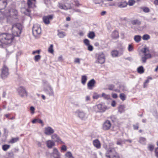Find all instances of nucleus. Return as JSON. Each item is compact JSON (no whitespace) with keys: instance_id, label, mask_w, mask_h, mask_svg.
Wrapping results in <instances>:
<instances>
[{"instance_id":"nucleus-1","label":"nucleus","mask_w":158,"mask_h":158,"mask_svg":"<svg viewBox=\"0 0 158 158\" xmlns=\"http://www.w3.org/2000/svg\"><path fill=\"white\" fill-rule=\"evenodd\" d=\"M13 39V36L10 34L4 33L0 34V42L2 44H10Z\"/></svg>"},{"instance_id":"nucleus-2","label":"nucleus","mask_w":158,"mask_h":158,"mask_svg":"<svg viewBox=\"0 0 158 158\" xmlns=\"http://www.w3.org/2000/svg\"><path fill=\"white\" fill-rule=\"evenodd\" d=\"M22 29V26L20 23H18L13 24L11 29L13 36H19L21 32Z\"/></svg>"},{"instance_id":"nucleus-3","label":"nucleus","mask_w":158,"mask_h":158,"mask_svg":"<svg viewBox=\"0 0 158 158\" xmlns=\"http://www.w3.org/2000/svg\"><path fill=\"white\" fill-rule=\"evenodd\" d=\"M106 156L109 158H119V156L116 152L114 148L110 147L107 149Z\"/></svg>"},{"instance_id":"nucleus-4","label":"nucleus","mask_w":158,"mask_h":158,"mask_svg":"<svg viewBox=\"0 0 158 158\" xmlns=\"http://www.w3.org/2000/svg\"><path fill=\"white\" fill-rule=\"evenodd\" d=\"M32 33L34 36L36 37L41 33V29L40 25L34 24L32 28Z\"/></svg>"},{"instance_id":"nucleus-5","label":"nucleus","mask_w":158,"mask_h":158,"mask_svg":"<svg viewBox=\"0 0 158 158\" xmlns=\"http://www.w3.org/2000/svg\"><path fill=\"white\" fill-rule=\"evenodd\" d=\"M17 91L22 98H25L27 96V93L25 88L23 86H20L17 89Z\"/></svg>"},{"instance_id":"nucleus-6","label":"nucleus","mask_w":158,"mask_h":158,"mask_svg":"<svg viewBox=\"0 0 158 158\" xmlns=\"http://www.w3.org/2000/svg\"><path fill=\"white\" fill-rule=\"evenodd\" d=\"M9 74L8 68L6 66L4 65L2 69L1 77L2 78L4 79L6 78Z\"/></svg>"},{"instance_id":"nucleus-7","label":"nucleus","mask_w":158,"mask_h":158,"mask_svg":"<svg viewBox=\"0 0 158 158\" xmlns=\"http://www.w3.org/2000/svg\"><path fill=\"white\" fill-rule=\"evenodd\" d=\"M105 62V57L104 54L102 52L99 53L97 54V61L96 63L101 64L104 63Z\"/></svg>"},{"instance_id":"nucleus-8","label":"nucleus","mask_w":158,"mask_h":158,"mask_svg":"<svg viewBox=\"0 0 158 158\" xmlns=\"http://www.w3.org/2000/svg\"><path fill=\"white\" fill-rule=\"evenodd\" d=\"M9 15H8L10 16L15 19L17 18V16L18 15V11L16 9L14 8L10 9L9 10Z\"/></svg>"},{"instance_id":"nucleus-9","label":"nucleus","mask_w":158,"mask_h":158,"mask_svg":"<svg viewBox=\"0 0 158 158\" xmlns=\"http://www.w3.org/2000/svg\"><path fill=\"white\" fill-rule=\"evenodd\" d=\"M51 138L54 142H57L60 144H65L61 140L60 138L56 134H55L52 135Z\"/></svg>"},{"instance_id":"nucleus-10","label":"nucleus","mask_w":158,"mask_h":158,"mask_svg":"<svg viewBox=\"0 0 158 158\" xmlns=\"http://www.w3.org/2000/svg\"><path fill=\"white\" fill-rule=\"evenodd\" d=\"M54 132V131L51 127L48 126L44 128V133L48 135H51Z\"/></svg>"},{"instance_id":"nucleus-11","label":"nucleus","mask_w":158,"mask_h":158,"mask_svg":"<svg viewBox=\"0 0 158 158\" xmlns=\"http://www.w3.org/2000/svg\"><path fill=\"white\" fill-rule=\"evenodd\" d=\"M53 17V16L52 15L44 16L43 17V21L45 24H48L50 23V20L52 19Z\"/></svg>"},{"instance_id":"nucleus-12","label":"nucleus","mask_w":158,"mask_h":158,"mask_svg":"<svg viewBox=\"0 0 158 158\" xmlns=\"http://www.w3.org/2000/svg\"><path fill=\"white\" fill-rule=\"evenodd\" d=\"M111 127V123L109 120L106 121L103 124L102 128L105 131L109 130Z\"/></svg>"},{"instance_id":"nucleus-13","label":"nucleus","mask_w":158,"mask_h":158,"mask_svg":"<svg viewBox=\"0 0 158 158\" xmlns=\"http://www.w3.org/2000/svg\"><path fill=\"white\" fill-rule=\"evenodd\" d=\"M97 107L101 112H104L109 108L106 106L104 104H100L97 105Z\"/></svg>"},{"instance_id":"nucleus-14","label":"nucleus","mask_w":158,"mask_h":158,"mask_svg":"<svg viewBox=\"0 0 158 158\" xmlns=\"http://www.w3.org/2000/svg\"><path fill=\"white\" fill-rule=\"evenodd\" d=\"M96 81L94 79H92L89 81L87 83V87L88 89H92L95 86Z\"/></svg>"},{"instance_id":"nucleus-15","label":"nucleus","mask_w":158,"mask_h":158,"mask_svg":"<svg viewBox=\"0 0 158 158\" xmlns=\"http://www.w3.org/2000/svg\"><path fill=\"white\" fill-rule=\"evenodd\" d=\"M127 5V2L126 1H121L117 3V6L118 7L122 8L126 7Z\"/></svg>"},{"instance_id":"nucleus-16","label":"nucleus","mask_w":158,"mask_h":158,"mask_svg":"<svg viewBox=\"0 0 158 158\" xmlns=\"http://www.w3.org/2000/svg\"><path fill=\"white\" fill-rule=\"evenodd\" d=\"M59 7L61 9H64V10L70 9L72 8L70 3H66L64 5L59 4Z\"/></svg>"},{"instance_id":"nucleus-17","label":"nucleus","mask_w":158,"mask_h":158,"mask_svg":"<svg viewBox=\"0 0 158 158\" xmlns=\"http://www.w3.org/2000/svg\"><path fill=\"white\" fill-rule=\"evenodd\" d=\"M75 113L82 119L85 120L87 118L85 113L83 112H81L78 110L75 112Z\"/></svg>"},{"instance_id":"nucleus-18","label":"nucleus","mask_w":158,"mask_h":158,"mask_svg":"<svg viewBox=\"0 0 158 158\" xmlns=\"http://www.w3.org/2000/svg\"><path fill=\"white\" fill-rule=\"evenodd\" d=\"M60 154L56 148H53L52 152L50 154V155L53 157L58 156Z\"/></svg>"},{"instance_id":"nucleus-19","label":"nucleus","mask_w":158,"mask_h":158,"mask_svg":"<svg viewBox=\"0 0 158 158\" xmlns=\"http://www.w3.org/2000/svg\"><path fill=\"white\" fill-rule=\"evenodd\" d=\"M7 4V0H0V10L4 9Z\"/></svg>"},{"instance_id":"nucleus-20","label":"nucleus","mask_w":158,"mask_h":158,"mask_svg":"<svg viewBox=\"0 0 158 158\" xmlns=\"http://www.w3.org/2000/svg\"><path fill=\"white\" fill-rule=\"evenodd\" d=\"M47 147L49 148H51L55 146V142L51 140H48L46 142Z\"/></svg>"},{"instance_id":"nucleus-21","label":"nucleus","mask_w":158,"mask_h":158,"mask_svg":"<svg viewBox=\"0 0 158 158\" xmlns=\"http://www.w3.org/2000/svg\"><path fill=\"white\" fill-rule=\"evenodd\" d=\"M94 146L97 148H99L101 147V144L99 140L98 139L94 140L93 141Z\"/></svg>"},{"instance_id":"nucleus-22","label":"nucleus","mask_w":158,"mask_h":158,"mask_svg":"<svg viewBox=\"0 0 158 158\" xmlns=\"http://www.w3.org/2000/svg\"><path fill=\"white\" fill-rule=\"evenodd\" d=\"M131 23L133 25H139L141 24V22L139 19H135L131 21Z\"/></svg>"},{"instance_id":"nucleus-23","label":"nucleus","mask_w":158,"mask_h":158,"mask_svg":"<svg viewBox=\"0 0 158 158\" xmlns=\"http://www.w3.org/2000/svg\"><path fill=\"white\" fill-rule=\"evenodd\" d=\"M141 51L143 53L144 56H148V55H151L149 53V51L148 48L146 47L144 48Z\"/></svg>"},{"instance_id":"nucleus-24","label":"nucleus","mask_w":158,"mask_h":158,"mask_svg":"<svg viewBox=\"0 0 158 158\" xmlns=\"http://www.w3.org/2000/svg\"><path fill=\"white\" fill-rule=\"evenodd\" d=\"M45 90L46 92H48L50 95H52L53 94L52 89L51 86L49 85L48 86Z\"/></svg>"},{"instance_id":"nucleus-25","label":"nucleus","mask_w":158,"mask_h":158,"mask_svg":"<svg viewBox=\"0 0 158 158\" xmlns=\"http://www.w3.org/2000/svg\"><path fill=\"white\" fill-rule=\"evenodd\" d=\"M151 57V55H148V56H142L141 60L143 63H145L146 61V60Z\"/></svg>"},{"instance_id":"nucleus-26","label":"nucleus","mask_w":158,"mask_h":158,"mask_svg":"<svg viewBox=\"0 0 158 158\" xmlns=\"http://www.w3.org/2000/svg\"><path fill=\"white\" fill-rule=\"evenodd\" d=\"M112 37L113 39H116L119 37L118 32L116 31H114L112 34Z\"/></svg>"},{"instance_id":"nucleus-27","label":"nucleus","mask_w":158,"mask_h":158,"mask_svg":"<svg viewBox=\"0 0 158 158\" xmlns=\"http://www.w3.org/2000/svg\"><path fill=\"white\" fill-rule=\"evenodd\" d=\"M125 106L124 105H121L118 107V112L120 113L124 112L125 110Z\"/></svg>"},{"instance_id":"nucleus-28","label":"nucleus","mask_w":158,"mask_h":158,"mask_svg":"<svg viewBox=\"0 0 158 158\" xmlns=\"http://www.w3.org/2000/svg\"><path fill=\"white\" fill-rule=\"evenodd\" d=\"M141 36L139 35H136L134 37V40L137 43H139L141 40Z\"/></svg>"},{"instance_id":"nucleus-29","label":"nucleus","mask_w":158,"mask_h":158,"mask_svg":"<svg viewBox=\"0 0 158 158\" xmlns=\"http://www.w3.org/2000/svg\"><path fill=\"white\" fill-rule=\"evenodd\" d=\"M95 36V33L93 31H90L88 35V37L91 39H94Z\"/></svg>"},{"instance_id":"nucleus-30","label":"nucleus","mask_w":158,"mask_h":158,"mask_svg":"<svg viewBox=\"0 0 158 158\" xmlns=\"http://www.w3.org/2000/svg\"><path fill=\"white\" fill-rule=\"evenodd\" d=\"M138 72L140 74H142L144 72V69L142 66H140L137 68Z\"/></svg>"},{"instance_id":"nucleus-31","label":"nucleus","mask_w":158,"mask_h":158,"mask_svg":"<svg viewBox=\"0 0 158 158\" xmlns=\"http://www.w3.org/2000/svg\"><path fill=\"white\" fill-rule=\"evenodd\" d=\"M87 79V77L85 75H83L81 77V81L82 83L84 85L86 82V81Z\"/></svg>"},{"instance_id":"nucleus-32","label":"nucleus","mask_w":158,"mask_h":158,"mask_svg":"<svg viewBox=\"0 0 158 158\" xmlns=\"http://www.w3.org/2000/svg\"><path fill=\"white\" fill-rule=\"evenodd\" d=\"M150 38L149 35L146 34L143 35L142 36V38L143 40H147L149 39Z\"/></svg>"},{"instance_id":"nucleus-33","label":"nucleus","mask_w":158,"mask_h":158,"mask_svg":"<svg viewBox=\"0 0 158 158\" xmlns=\"http://www.w3.org/2000/svg\"><path fill=\"white\" fill-rule=\"evenodd\" d=\"M146 141V139L145 138L140 137L139 138V142L142 144H145Z\"/></svg>"},{"instance_id":"nucleus-34","label":"nucleus","mask_w":158,"mask_h":158,"mask_svg":"<svg viewBox=\"0 0 158 158\" xmlns=\"http://www.w3.org/2000/svg\"><path fill=\"white\" fill-rule=\"evenodd\" d=\"M111 55L113 57H117L118 55V52L115 50H113L111 52Z\"/></svg>"},{"instance_id":"nucleus-35","label":"nucleus","mask_w":158,"mask_h":158,"mask_svg":"<svg viewBox=\"0 0 158 158\" xmlns=\"http://www.w3.org/2000/svg\"><path fill=\"white\" fill-rule=\"evenodd\" d=\"M19 139L18 137L13 138L11 139L10 141V143H13L17 141Z\"/></svg>"},{"instance_id":"nucleus-36","label":"nucleus","mask_w":158,"mask_h":158,"mask_svg":"<svg viewBox=\"0 0 158 158\" xmlns=\"http://www.w3.org/2000/svg\"><path fill=\"white\" fill-rule=\"evenodd\" d=\"M65 155L68 158H74L72 153L70 152H68L65 154Z\"/></svg>"},{"instance_id":"nucleus-37","label":"nucleus","mask_w":158,"mask_h":158,"mask_svg":"<svg viewBox=\"0 0 158 158\" xmlns=\"http://www.w3.org/2000/svg\"><path fill=\"white\" fill-rule=\"evenodd\" d=\"M58 35L60 38H63L65 36V33L64 32L61 31L58 34Z\"/></svg>"},{"instance_id":"nucleus-38","label":"nucleus","mask_w":158,"mask_h":158,"mask_svg":"<svg viewBox=\"0 0 158 158\" xmlns=\"http://www.w3.org/2000/svg\"><path fill=\"white\" fill-rule=\"evenodd\" d=\"M10 148V145L5 144L2 146V149L4 151H6Z\"/></svg>"},{"instance_id":"nucleus-39","label":"nucleus","mask_w":158,"mask_h":158,"mask_svg":"<svg viewBox=\"0 0 158 158\" xmlns=\"http://www.w3.org/2000/svg\"><path fill=\"white\" fill-rule=\"evenodd\" d=\"M35 0H27V4L29 7L31 6L33 2H35Z\"/></svg>"},{"instance_id":"nucleus-40","label":"nucleus","mask_w":158,"mask_h":158,"mask_svg":"<svg viewBox=\"0 0 158 158\" xmlns=\"http://www.w3.org/2000/svg\"><path fill=\"white\" fill-rule=\"evenodd\" d=\"M141 8L142 9L143 11L145 13H148L150 11V10L147 7H141Z\"/></svg>"},{"instance_id":"nucleus-41","label":"nucleus","mask_w":158,"mask_h":158,"mask_svg":"<svg viewBox=\"0 0 158 158\" xmlns=\"http://www.w3.org/2000/svg\"><path fill=\"white\" fill-rule=\"evenodd\" d=\"M41 57V56L39 55H38L34 56V59L35 62H37L40 60Z\"/></svg>"},{"instance_id":"nucleus-42","label":"nucleus","mask_w":158,"mask_h":158,"mask_svg":"<svg viewBox=\"0 0 158 158\" xmlns=\"http://www.w3.org/2000/svg\"><path fill=\"white\" fill-rule=\"evenodd\" d=\"M135 2L134 0H129L127 3V5L130 6H133L135 3Z\"/></svg>"},{"instance_id":"nucleus-43","label":"nucleus","mask_w":158,"mask_h":158,"mask_svg":"<svg viewBox=\"0 0 158 158\" xmlns=\"http://www.w3.org/2000/svg\"><path fill=\"white\" fill-rule=\"evenodd\" d=\"M93 98L94 99H97L99 98H102L101 96L97 93H94L93 96Z\"/></svg>"},{"instance_id":"nucleus-44","label":"nucleus","mask_w":158,"mask_h":158,"mask_svg":"<svg viewBox=\"0 0 158 158\" xmlns=\"http://www.w3.org/2000/svg\"><path fill=\"white\" fill-rule=\"evenodd\" d=\"M53 45L51 44L50 45V47H49L48 49V52L52 54L54 52V50L53 49Z\"/></svg>"},{"instance_id":"nucleus-45","label":"nucleus","mask_w":158,"mask_h":158,"mask_svg":"<svg viewBox=\"0 0 158 158\" xmlns=\"http://www.w3.org/2000/svg\"><path fill=\"white\" fill-rule=\"evenodd\" d=\"M102 97L105 99H109L110 98V96L109 95H107L105 93H102L101 96Z\"/></svg>"},{"instance_id":"nucleus-46","label":"nucleus","mask_w":158,"mask_h":158,"mask_svg":"<svg viewBox=\"0 0 158 158\" xmlns=\"http://www.w3.org/2000/svg\"><path fill=\"white\" fill-rule=\"evenodd\" d=\"M154 148V146L153 145L149 144L148 146V149L151 151H152Z\"/></svg>"},{"instance_id":"nucleus-47","label":"nucleus","mask_w":158,"mask_h":158,"mask_svg":"<svg viewBox=\"0 0 158 158\" xmlns=\"http://www.w3.org/2000/svg\"><path fill=\"white\" fill-rule=\"evenodd\" d=\"M80 59L78 58H75L74 60V63H77L78 64H80Z\"/></svg>"},{"instance_id":"nucleus-48","label":"nucleus","mask_w":158,"mask_h":158,"mask_svg":"<svg viewBox=\"0 0 158 158\" xmlns=\"http://www.w3.org/2000/svg\"><path fill=\"white\" fill-rule=\"evenodd\" d=\"M84 43L85 45L87 46L89 45V41L87 39H85L84 40Z\"/></svg>"},{"instance_id":"nucleus-49","label":"nucleus","mask_w":158,"mask_h":158,"mask_svg":"<svg viewBox=\"0 0 158 158\" xmlns=\"http://www.w3.org/2000/svg\"><path fill=\"white\" fill-rule=\"evenodd\" d=\"M88 46V50L90 51H93V47L92 46L90 45V44Z\"/></svg>"},{"instance_id":"nucleus-50","label":"nucleus","mask_w":158,"mask_h":158,"mask_svg":"<svg viewBox=\"0 0 158 158\" xmlns=\"http://www.w3.org/2000/svg\"><path fill=\"white\" fill-rule=\"evenodd\" d=\"M114 87V86L113 85H109L108 89L109 90H112Z\"/></svg>"},{"instance_id":"nucleus-51","label":"nucleus","mask_w":158,"mask_h":158,"mask_svg":"<svg viewBox=\"0 0 158 158\" xmlns=\"http://www.w3.org/2000/svg\"><path fill=\"white\" fill-rule=\"evenodd\" d=\"M120 97L121 99H124L126 98L125 94L123 93H122L120 94Z\"/></svg>"},{"instance_id":"nucleus-52","label":"nucleus","mask_w":158,"mask_h":158,"mask_svg":"<svg viewBox=\"0 0 158 158\" xmlns=\"http://www.w3.org/2000/svg\"><path fill=\"white\" fill-rule=\"evenodd\" d=\"M74 2L75 3V6H76L79 7L81 5L79 3V1L77 0H75Z\"/></svg>"},{"instance_id":"nucleus-53","label":"nucleus","mask_w":158,"mask_h":158,"mask_svg":"<svg viewBox=\"0 0 158 158\" xmlns=\"http://www.w3.org/2000/svg\"><path fill=\"white\" fill-rule=\"evenodd\" d=\"M133 48L131 44L129 45L128 47V50H129V51H131L133 50Z\"/></svg>"},{"instance_id":"nucleus-54","label":"nucleus","mask_w":158,"mask_h":158,"mask_svg":"<svg viewBox=\"0 0 158 158\" xmlns=\"http://www.w3.org/2000/svg\"><path fill=\"white\" fill-rule=\"evenodd\" d=\"M37 122L41 124L42 126H44V124L43 123V121L41 119L38 118Z\"/></svg>"},{"instance_id":"nucleus-55","label":"nucleus","mask_w":158,"mask_h":158,"mask_svg":"<svg viewBox=\"0 0 158 158\" xmlns=\"http://www.w3.org/2000/svg\"><path fill=\"white\" fill-rule=\"evenodd\" d=\"M30 110L31 111V113L33 114L34 113L35 108L33 106H31L30 108Z\"/></svg>"},{"instance_id":"nucleus-56","label":"nucleus","mask_w":158,"mask_h":158,"mask_svg":"<svg viewBox=\"0 0 158 158\" xmlns=\"http://www.w3.org/2000/svg\"><path fill=\"white\" fill-rule=\"evenodd\" d=\"M123 141L122 140H118L117 141L116 144L117 145H122Z\"/></svg>"},{"instance_id":"nucleus-57","label":"nucleus","mask_w":158,"mask_h":158,"mask_svg":"<svg viewBox=\"0 0 158 158\" xmlns=\"http://www.w3.org/2000/svg\"><path fill=\"white\" fill-rule=\"evenodd\" d=\"M61 149L63 151H66L67 150V147L66 146L64 145L62 146Z\"/></svg>"},{"instance_id":"nucleus-58","label":"nucleus","mask_w":158,"mask_h":158,"mask_svg":"<svg viewBox=\"0 0 158 158\" xmlns=\"http://www.w3.org/2000/svg\"><path fill=\"white\" fill-rule=\"evenodd\" d=\"M116 102L114 100H113L112 101L111 103V105L113 107H114L116 106Z\"/></svg>"},{"instance_id":"nucleus-59","label":"nucleus","mask_w":158,"mask_h":158,"mask_svg":"<svg viewBox=\"0 0 158 158\" xmlns=\"http://www.w3.org/2000/svg\"><path fill=\"white\" fill-rule=\"evenodd\" d=\"M133 127L135 130H137L139 128V126L138 124L133 125Z\"/></svg>"},{"instance_id":"nucleus-60","label":"nucleus","mask_w":158,"mask_h":158,"mask_svg":"<svg viewBox=\"0 0 158 158\" xmlns=\"http://www.w3.org/2000/svg\"><path fill=\"white\" fill-rule=\"evenodd\" d=\"M158 149V148H156L155 149V152L156 156L158 158V151H157Z\"/></svg>"},{"instance_id":"nucleus-61","label":"nucleus","mask_w":158,"mask_h":158,"mask_svg":"<svg viewBox=\"0 0 158 158\" xmlns=\"http://www.w3.org/2000/svg\"><path fill=\"white\" fill-rule=\"evenodd\" d=\"M149 79H148L147 80H146L144 82V87L145 88L147 86V85H146V84L147 83L149 82Z\"/></svg>"},{"instance_id":"nucleus-62","label":"nucleus","mask_w":158,"mask_h":158,"mask_svg":"<svg viewBox=\"0 0 158 158\" xmlns=\"http://www.w3.org/2000/svg\"><path fill=\"white\" fill-rule=\"evenodd\" d=\"M112 96L113 98H117V95L115 94H112Z\"/></svg>"},{"instance_id":"nucleus-63","label":"nucleus","mask_w":158,"mask_h":158,"mask_svg":"<svg viewBox=\"0 0 158 158\" xmlns=\"http://www.w3.org/2000/svg\"><path fill=\"white\" fill-rule=\"evenodd\" d=\"M38 119H34L32 121V123H35L36 122H37L38 121Z\"/></svg>"},{"instance_id":"nucleus-64","label":"nucleus","mask_w":158,"mask_h":158,"mask_svg":"<svg viewBox=\"0 0 158 158\" xmlns=\"http://www.w3.org/2000/svg\"><path fill=\"white\" fill-rule=\"evenodd\" d=\"M6 93L5 92H3L2 94V97L3 98H6Z\"/></svg>"}]
</instances>
